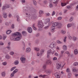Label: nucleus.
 <instances>
[{
  "label": "nucleus",
  "mask_w": 78,
  "mask_h": 78,
  "mask_svg": "<svg viewBox=\"0 0 78 78\" xmlns=\"http://www.w3.org/2000/svg\"><path fill=\"white\" fill-rule=\"evenodd\" d=\"M12 36L13 37H15V36H19L16 38L12 39H13V40L14 41H18L21 39V38H22L21 34H20V33H19V32H15L14 34H13Z\"/></svg>",
  "instance_id": "obj_1"
},
{
  "label": "nucleus",
  "mask_w": 78,
  "mask_h": 78,
  "mask_svg": "<svg viewBox=\"0 0 78 78\" xmlns=\"http://www.w3.org/2000/svg\"><path fill=\"white\" fill-rule=\"evenodd\" d=\"M23 11L24 13H26V15H28V13H30L31 12V9L28 7L27 9H24L23 10Z\"/></svg>",
  "instance_id": "obj_2"
},
{
  "label": "nucleus",
  "mask_w": 78,
  "mask_h": 78,
  "mask_svg": "<svg viewBox=\"0 0 78 78\" xmlns=\"http://www.w3.org/2000/svg\"><path fill=\"white\" fill-rule=\"evenodd\" d=\"M38 26L39 28H41L44 27V24L42 21H39L38 23Z\"/></svg>",
  "instance_id": "obj_3"
},
{
  "label": "nucleus",
  "mask_w": 78,
  "mask_h": 78,
  "mask_svg": "<svg viewBox=\"0 0 78 78\" xmlns=\"http://www.w3.org/2000/svg\"><path fill=\"white\" fill-rule=\"evenodd\" d=\"M20 59L21 61V62L23 64H24L26 61V58L23 57H21L20 58Z\"/></svg>",
  "instance_id": "obj_4"
},
{
  "label": "nucleus",
  "mask_w": 78,
  "mask_h": 78,
  "mask_svg": "<svg viewBox=\"0 0 78 78\" xmlns=\"http://www.w3.org/2000/svg\"><path fill=\"white\" fill-rule=\"evenodd\" d=\"M55 44H56V42L55 41H53L52 42L50 46V48H53L55 47Z\"/></svg>",
  "instance_id": "obj_5"
},
{
  "label": "nucleus",
  "mask_w": 78,
  "mask_h": 78,
  "mask_svg": "<svg viewBox=\"0 0 78 78\" xmlns=\"http://www.w3.org/2000/svg\"><path fill=\"white\" fill-rule=\"evenodd\" d=\"M59 23L55 22L53 23L52 26L54 27H55L56 26L57 27H59Z\"/></svg>",
  "instance_id": "obj_6"
},
{
  "label": "nucleus",
  "mask_w": 78,
  "mask_h": 78,
  "mask_svg": "<svg viewBox=\"0 0 78 78\" xmlns=\"http://www.w3.org/2000/svg\"><path fill=\"white\" fill-rule=\"evenodd\" d=\"M44 51H45V50L44 49H41L40 50V56H42L44 53Z\"/></svg>",
  "instance_id": "obj_7"
},
{
  "label": "nucleus",
  "mask_w": 78,
  "mask_h": 78,
  "mask_svg": "<svg viewBox=\"0 0 78 78\" xmlns=\"http://www.w3.org/2000/svg\"><path fill=\"white\" fill-rule=\"evenodd\" d=\"M57 66H56V68L57 69H59L60 67H61V64L60 63H56Z\"/></svg>",
  "instance_id": "obj_8"
},
{
  "label": "nucleus",
  "mask_w": 78,
  "mask_h": 78,
  "mask_svg": "<svg viewBox=\"0 0 78 78\" xmlns=\"http://www.w3.org/2000/svg\"><path fill=\"white\" fill-rule=\"evenodd\" d=\"M72 71L73 72H76V73L78 72V69H76V68L75 67H74L73 68Z\"/></svg>",
  "instance_id": "obj_9"
},
{
  "label": "nucleus",
  "mask_w": 78,
  "mask_h": 78,
  "mask_svg": "<svg viewBox=\"0 0 78 78\" xmlns=\"http://www.w3.org/2000/svg\"><path fill=\"white\" fill-rule=\"evenodd\" d=\"M51 53V49H50L47 52V58H49L50 57V53Z\"/></svg>",
  "instance_id": "obj_10"
},
{
  "label": "nucleus",
  "mask_w": 78,
  "mask_h": 78,
  "mask_svg": "<svg viewBox=\"0 0 78 78\" xmlns=\"http://www.w3.org/2000/svg\"><path fill=\"white\" fill-rule=\"evenodd\" d=\"M54 75L55 77H56V78H59L60 77L59 73H55Z\"/></svg>",
  "instance_id": "obj_11"
},
{
  "label": "nucleus",
  "mask_w": 78,
  "mask_h": 78,
  "mask_svg": "<svg viewBox=\"0 0 78 78\" xmlns=\"http://www.w3.org/2000/svg\"><path fill=\"white\" fill-rule=\"evenodd\" d=\"M27 31H28V33H32V29L30 27H29L27 29Z\"/></svg>",
  "instance_id": "obj_12"
},
{
  "label": "nucleus",
  "mask_w": 78,
  "mask_h": 78,
  "mask_svg": "<svg viewBox=\"0 0 78 78\" xmlns=\"http://www.w3.org/2000/svg\"><path fill=\"white\" fill-rule=\"evenodd\" d=\"M55 27L53 26L51 27V31L53 32H55V31H55Z\"/></svg>",
  "instance_id": "obj_13"
},
{
  "label": "nucleus",
  "mask_w": 78,
  "mask_h": 78,
  "mask_svg": "<svg viewBox=\"0 0 78 78\" xmlns=\"http://www.w3.org/2000/svg\"><path fill=\"white\" fill-rule=\"evenodd\" d=\"M30 51H31V49L30 48H28L26 49V53H28L29 52H30Z\"/></svg>",
  "instance_id": "obj_14"
},
{
  "label": "nucleus",
  "mask_w": 78,
  "mask_h": 78,
  "mask_svg": "<svg viewBox=\"0 0 78 78\" xmlns=\"http://www.w3.org/2000/svg\"><path fill=\"white\" fill-rule=\"evenodd\" d=\"M1 75L2 76L4 77L6 76V73L5 72H2L1 73Z\"/></svg>",
  "instance_id": "obj_15"
},
{
  "label": "nucleus",
  "mask_w": 78,
  "mask_h": 78,
  "mask_svg": "<svg viewBox=\"0 0 78 78\" xmlns=\"http://www.w3.org/2000/svg\"><path fill=\"white\" fill-rule=\"evenodd\" d=\"M19 62L18 60H16L14 62V64L15 65H18Z\"/></svg>",
  "instance_id": "obj_16"
},
{
  "label": "nucleus",
  "mask_w": 78,
  "mask_h": 78,
  "mask_svg": "<svg viewBox=\"0 0 78 78\" xmlns=\"http://www.w3.org/2000/svg\"><path fill=\"white\" fill-rule=\"evenodd\" d=\"M5 58H6V59H10L11 57H10L9 55L7 54L5 55Z\"/></svg>",
  "instance_id": "obj_17"
},
{
  "label": "nucleus",
  "mask_w": 78,
  "mask_h": 78,
  "mask_svg": "<svg viewBox=\"0 0 78 78\" xmlns=\"http://www.w3.org/2000/svg\"><path fill=\"white\" fill-rule=\"evenodd\" d=\"M34 50H35V51H39L40 50V48H39L37 47V48H34Z\"/></svg>",
  "instance_id": "obj_18"
},
{
  "label": "nucleus",
  "mask_w": 78,
  "mask_h": 78,
  "mask_svg": "<svg viewBox=\"0 0 78 78\" xmlns=\"http://www.w3.org/2000/svg\"><path fill=\"white\" fill-rule=\"evenodd\" d=\"M46 72L47 73V74L49 75V74L51 73V71L50 70H46Z\"/></svg>",
  "instance_id": "obj_19"
},
{
  "label": "nucleus",
  "mask_w": 78,
  "mask_h": 78,
  "mask_svg": "<svg viewBox=\"0 0 78 78\" xmlns=\"http://www.w3.org/2000/svg\"><path fill=\"white\" fill-rule=\"evenodd\" d=\"M46 63L47 64H51V61L48 60L46 62Z\"/></svg>",
  "instance_id": "obj_20"
},
{
  "label": "nucleus",
  "mask_w": 78,
  "mask_h": 78,
  "mask_svg": "<svg viewBox=\"0 0 78 78\" xmlns=\"http://www.w3.org/2000/svg\"><path fill=\"white\" fill-rule=\"evenodd\" d=\"M7 34H9L11 33V31L10 30H8L6 32Z\"/></svg>",
  "instance_id": "obj_21"
},
{
  "label": "nucleus",
  "mask_w": 78,
  "mask_h": 78,
  "mask_svg": "<svg viewBox=\"0 0 78 78\" xmlns=\"http://www.w3.org/2000/svg\"><path fill=\"white\" fill-rule=\"evenodd\" d=\"M68 74L67 75V77L68 78H70L71 76H72V74H71V73H68Z\"/></svg>",
  "instance_id": "obj_22"
},
{
  "label": "nucleus",
  "mask_w": 78,
  "mask_h": 78,
  "mask_svg": "<svg viewBox=\"0 0 78 78\" xmlns=\"http://www.w3.org/2000/svg\"><path fill=\"white\" fill-rule=\"evenodd\" d=\"M5 8H6V9L7 8H9L10 7V6L9 5V4H5Z\"/></svg>",
  "instance_id": "obj_23"
},
{
  "label": "nucleus",
  "mask_w": 78,
  "mask_h": 78,
  "mask_svg": "<svg viewBox=\"0 0 78 78\" xmlns=\"http://www.w3.org/2000/svg\"><path fill=\"white\" fill-rule=\"evenodd\" d=\"M66 72L67 73H71V72H70V69H69V68L67 69H66Z\"/></svg>",
  "instance_id": "obj_24"
},
{
  "label": "nucleus",
  "mask_w": 78,
  "mask_h": 78,
  "mask_svg": "<svg viewBox=\"0 0 78 78\" xmlns=\"http://www.w3.org/2000/svg\"><path fill=\"white\" fill-rule=\"evenodd\" d=\"M43 69H42V70H43V71H44V70L45 69H46V65H43Z\"/></svg>",
  "instance_id": "obj_25"
},
{
  "label": "nucleus",
  "mask_w": 78,
  "mask_h": 78,
  "mask_svg": "<svg viewBox=\"0 0 78 78\" xmlns=\"http://www.w3.org/2000/svg\"><path fill=\"white\" fill-rule=\"evenodd\" d=\"M67 46L66 45H64L63 46V50H67Z\"/></svg>",
  "instance_id": "obj_26"
},
{
  "label": "nucleus",
  "mask_w": 78,
  "mask_h": 78,
  "mask_svg": "<svg viewBox=\"0 0 78 78\" xmlns=\"http://www.w3.org/2000/svg\"><path fill=\"white\" fill-rule=\"evenodd\" d=\"M74 52L75 55H77L78 54V50L77 49H75Z\"/></svg>",
  "instance_id": "obj_27"
},
{
  "label": "nucleus",
  "mask_w": 78,
  "mask_h": 78,
  "mask_svg": "<svg viewBox=\"0 0 78 78\" xmlns=\"http://www.w3.org/2000/svg\"><path fill=\"white\" fill-rule=\"evenodd\" d=\"M18 72V70L17 69H15L13 72V74L16 73H17Z\"/></svg>",
  "instance_id": "obj_28"
},
{
  "label": "nucleus",
  "mask_w": 78,
  "mask_h": 78,
  "mask_svg": "<svg viewBox=\"0 0 78 78\" xmlns=\"http://www.w3.org/2000/svg\"><path fill=\"white\" fill-rule=\"evenodd\" d=\"M22 34L23 36H26L27 35V32L25 31H23Z\"/></svg>",
  "instance_id": "obj_29"
},
{
  "label": "nucleus",
  "mask_w": 78,
  "mask_h": 78,
  "mask_svg": "<svg viewBox=\"0 0 78 78\" xmlns=\"http://www.w3.org/2000/svg\"><path fill=\"white\" fill-rule=\"evenodd\" d=\"M49 7L50 8H53V5L51 3H49Z\"/></svg>",
  "instance_id": "obj_30"
},
{
  "label": "nucleus",
  "mask_w": 78,
  "mask_h": 78,
  "mask_svg": "<svg viewBox=\"0 0 78 78\" xmlns=\"http://www.w3.org/2000/svg\"><path fill=\"white\" fill-rule=\"evenodd\" d=\"M73 20V17H71L69 20V22H72Z\"/></svg>",
  "instance_id": "obj_31"
},
{
  "label": "nucleus",
  "mask_w": 78,
  "mask_h": 78,
  "mask_svg": "<svg viewBox=\"0 0 78 78\" xmlns=\"http://www.w3.org/2000/svg\"><path fill=\"white\" fill-rule=\"evenodd\" d=\"M6 9V8L5 5L2 6V10H5Z\"/></svg>",
  "instance_id": "obj_32"
},
{
  "label": "nucleus",
  "mask_w": 78,
  "mask_h": 78,
  "mask_svg": "<svg viewBox=\"0 0 78 78\" xmlns=\"http://www.w3.org/2000/svg\"><path fill=\"white\" fill-rule=\"evenodd\" d=\"M76 38L75 37H73V39L74 41H76Z\"/></svg>",
  "instance_id": "obj_33"
},
{
  "label": "nucleus",
  "mask_w": 78,
  "mask_h": 78,
  "mask_svg": "<svg viewBox=\"0 0 78 78\" xmlns=\"http://www.w3.org/2000/svg\"><path fill=\"white\" fill-rule=\"evenodd\" d=\"M67 5V3H61V5L62 6H66Z\"/></svg>",
  "instance_id": "obj_34"
},
{
  "label": "nucleus",
  "mask_w": 78,
  "mask_h": 78,
  "mask_svg": "<svg viewBox=\"0 0 78 78\" xmlns=\"http://www.w3.org/2000/svg\"><path fill=\"white\" fill-rule=\"evenodd\" d=\"M39 13L40 15H41V14H42L44 13V11H43L42 10H40L39 11Z\"/></svg>",
  "instance_id": "obj_35"
},
{
  "label": "nucleus",
  "mask_w": 78,
  "mask_h": 78,
  "mask_svg": "<svg viewBox=\"0 0 78 78\" xmlns=\"http://www.w3.org/2000/svg\"><path fill=\"white\" fill-rule=\"evenodd\" d=\"M72 24H67V27L68 28H70V27H72Z\"/></svg>",
  "instance_id": "obj_36"
},
{
  "label": "nucleus",
  "mask_w": 78,
  "mask_h": 78,
  "mask_svg": "<svg viewBox=\"0 0 78 78\" xmlns=\"http://www.w3.org/2000/svg\"><path fill=\"white\" fill-rule=\"evenodd\" d=\"M16 67H14L12 68L10 70V71H11V72H12V71H13V70H14V69H16Z\"/></svg>",
  "instance_id": "obj_37"
},
{
  "label": "nucleus",
  "mask_w": 78,
  "mask_h": 78,
  "mask_svg": "<svg viewBox=\"0 0 78 78\" xmlns=\"http://www.w3.org/2000/svg\"><path fill=\"white\" fill-rule=\"evenodd\" d=\"M33 3L34 5H35L36 6L37 5V2H36V1H33Z\"/></svg>",
  "instance_id": "obj_38"
},
{
  "label": "nucleus",
  "mask_w": 78,
  "mask_h": 78,
  "mask_svg": "<svg viewBox=\"0 0 78 78\" xmlns=\"http://www.w3.org/2000/svg\"><path fill=\"white\" fill-rule=\"evenodd\" d=\"M22 45L23 46L25 47V43H24V42L22 41Z\"/></svg>",
  "instance_id": "obj_39"
},
{
  "label": "nucleus",
  "mask_w": 78,
  "mask_h": 78,
  "mask_svg": "<svg viewBox=\"0 0 78 78\" xmlns=\"http://www.w3.org/2000/svg\"><path fill=\"white\" fill-rule=\"evenodd\" d=\"M2 64L3 66H6V65L7 64V62H5L2 63Z\"/></svg>",
  "instance_id": "obj_40"
},
{
  "label": "nucleus",
  "mask_w": 78,
  "mask_h": 78,
  "mask_svg": "<svg viewBox=\"0 0 78 78\" xmlns=\"http://www.w3.org/2000/svg\"><path fill=\"white\" fill-rule=\"evenodd\" d=\"M58 0H57L56 1L53 2V3H54V4H56L58 3Z\"/></svg>",
  "instance_id": "obj_41"
},
{
  "label": "nucleus",
  "mask_w": 78,
  "mask_h": 78,
  "mask_svg": "<svg viewBox=\"0 0 78 78\" xmlns=\"http://www.w3.org/2000/svg\"><path fill=\"white\" fill-rule=\"evenodd\" d=\"M9 54L10 55H13V54H14V52L13 51H11L9 52Z\"/></svg>",
  "instance_id": "obj_42"
},
{
  "label": "nucleus",
  "mask_w": 78,
  "mask_h": 78,
  "mask_svg": "<svg viewBox=\"0 0 78 78\" xmlns=\"http://www.w3.org/2000/svg\"><path fill=\"white\" fill-rule=\"evenodd\" d=\"M45 20L46 22H49L50 21V19L49 18H47Z\"/></svg>",
  "instance_id": "obj_43"
},
{
  "label": "nucleus",
  "mask_w": 78,
  "mask_h": 78,
  "mask_svg": "<svg viewBox=\"0 0 78 78\" xmlns=\"http://www.w3.org/2000/svg\"><path fill=\"white\" fill-rule=\"evenodd\" d=\"M45 75H40L39 76V77H42V78H44V76H45Z\"/></svg>",
  "instance_id": "obj_44"
},
{
  "label": "nucleus",
  "mask_w": 78,
  "mask_h": 78,
  "mask_svg": "<svg viewBox=\"0 0 78 78\" xmlns=\"http://www.w3.org/2000/svg\"><path fill=\"white\" fill-rule=\"evenodd\" d=\"M65 53H66V54H67L68 56H69V55H70V53H69V52L68 51H66Z\"/></svg>",
  "instance_id": "obj_45"
},
{
  "label": "nucleus",
  "mask_w": 78,
  "mask_h": 78,
  "mask_svg": "<svg viewBox=\"0 0 78 78\" xmlns=\"http://www.w3.org/2000/svg\"><path fill=\"white\" fill-rule=\"evenodd\" d=\"M62 33L63 34H66V31L63 30H62Z\"/></svg>",
  "instance_id": "obj_46"
},
{
  "label": "nucleus",
  "mask_w": 78,
  "mask_h": 78,
  "mask_svg": "<svg viewBox=\"0 0 78 78\" xmlns=\"http://www.w3.org/2000/svg\"><path fill=\"white\" fill-rule=\"evenodd\" d=\"M43 3L44 4H47V3H48V2L47 0H45L44 1V2H43Z\"/></svg>",
  "instance_id": "obj_47"
},
{
  "label": "nucleus",
  "mask_w": 78,
  "mask_h": 78,
  "mask_svg": "<svg viewBox=\"0 0 78 78\" xmlns=\"http://www.w3.org/2000/svg\"><path fill=\"white\" fill-rule=\"evenodd\" d=\"M14 74L13 73H12V74H11L10 76L11 77H13L14 76Z\"/></svg>",
  "instance_id": "obj_48"
},
{
  "label": "nucleus",
  "mask_w": 78,
  "mask_h": 78,
  "mask_svg": "<svg viewBox=\"0 0 78 78\" xmlns=\"http://www.w3.org/2000/svg\"><path fill=\"white\" fill-rule=\"evenodd\" d=\"M52 23H53V21H52L51 22H50L49 23H48V25H49L50 26Z\"/></svg>",
  "instance_id": "obj_49"
},
{
  "label": "nucleus",
  "mask_w": 78,
  "mask_h": 78,
  "mask_svg": "<svg viewBox=\"0 0 78 78\" xmlns=\"http://www.w3.org/2000/svg\"><path fill=\"white\" fill-rule=\"evenodd\" d=\"M46 16H47L48 17V16H49L50 13H46Z\"/></svg>",
  "instance_id": "obj_50"
},
{
  "label": "nucleus",
  "mask_w": 78,
  "mask_h": 78,
  "mask_svg": "<svg viewBox=\"0 0 78 78\" xmlns=\"http://www.w3.org/2000/svg\"><path fill=\"white\" fill-rule=\"evenodd\" d=\"M7 48H8V50H10V49H11V47L10 46H8L7 47Z\"/></svg>",
  "instance_id": "obj_51"
},
{
  "label": "nucleus",
  "mask_w": 78,
  "mask_h": 78,
  "mask_svg": "<svg viewBox=\"0 0 78 78\" xmlns=\"http://www.w3.org/2000/svg\"><path fill=\"white\" fill-rule=\"evenodd\" d=\"M4 45V44L2 42H0V45Z\"/></svg>",
  "instance_id": "obj_52"
},
{
  "label": "nucleus",
  "mask_w": 78,
  "mask_h": 78,
  "mask_svg": "<svg viewBox=\"0 0 78 78\" xmlns=\"http://www.w3.org/2000/svg\"><path fill=\"white\" fill-rule=\"evenodd\" d=\"M49 27V26H48L44 27V28L46 30H47V29H48V28Z\"/></svg>",
  "instance_id": "obj_53"
},
{
  "label": "nucleus",
  "mask_w": 78,
  "mask_h": 78,
  "mask_svg": "<svg viewBox=\"0 0 78 78\" xmlns=\"http://www.w3.org/2000/svg\"><path fill=\"white\" fill-rule=\"evenodd\" d=\"M6 38V35H5L3 36V40H5V39Z\"/></svg>",
  "instance_id": "obj_54"
},
{
  "label": "nucleus",
  "mask_w": 78,
  "mask_h": 78,
  "mask_svg": "<svg viewBox=\"0 0 78 78\" xmlns=\"http://www.w3.org/2000/svg\"><path fill=\"white\" fill-rule=\"evenodd\" d=\"M13 38H14V37L13 36L12 34V36L10 37V39L11 40H13V39H13Z\"/></svg>",
  "instance_id": "obj_55"
},
{
  "label": "nucleus",
  "mask_w": 78,
  "mask_h": 78,
  "mask_svg": "<svg viewBox=\"0 0 78 78\" xmlns=\"http://www.w3.org/2000/svg\"><path fill=\"white\" fill-rule=\"evenodd\" d=\"M57 43H58V44H62V42L59 41H57Z\"/></svg>",
  "instance_id": "obj_56"
},
{
  "label": "nucleus",
  "mask_w": 78,
  "mask_h": 78,
  "mask_svg": "<svg viewBox=\"0 0 78 78\" xmlns=\"http://www.w3.org/2000/svg\"><path fill=\"white\" fill-rule=\"evenodd\" d=\"M7 16H8V15H3V17L4 18H5V19L6 18H7Z\"/></svg>",
  "instance_id": "obj_57"
},
{
  "label": "nucleus",
  "mask_w": 78,
  "mask_h": 78,
  "mask_svg": "<svg viewBox=\"0 0 78 78\" xmlns=\"http://www.w3.org/2000/svg\"><path fill=\"white\" fill-rule=\"evenodd\" d=\"M5 25H7V26H8L9 25V23L8 22H6L5 23Z\"/></svg>",
  "instance_id": "obj_58"
},
{
  "label": "nucleus",
  "mask_w": 78,
  "mask_h": 78,
  "mask_svg": "<svg viewBox=\"0 0 78 78\" xmlns=\"http://www.w3.org/2000/svg\"><path fill=\"white\" fill-rule=\"evenodd\" d=\"M57 59V58H56V57H54L53 58V61H55V60H56Z\"/></svg>",
  "instance_id": "obj_59"
},
{
  "label": "nucleus",
  "mask_w": 78,
  "mask_h": 78,
  "mask_svg": "<svg viewBox=\"0 0 78 78\" xmlns=\"http://www.w3.org/2000/svg\"><path fill=\"white\" fill-rule=\"evenodd\" d=\"M66 37H65V38L64 39V42H66Z\"/></svg>",
  "instance_id": "obj_60"
},
{
  "label": "nucleus",
  "mask_w": 78,
  "mask_h": 78,
  "mask_svg": "<svg viewBox=\"0 0 78 78\" xmlns=\"http://www.w3.org/2000/svg\"><path fill=\"white\" fill-rule=\"evenodd\" d=\"M55 11H53L52 13V16H54V15H55Z\"/></svg>",
  "instance_id": "obj_61"
},
{
  "label": "nucleus",
  "mask_w": 78,
  "mask_h": 78,
  "mask_svg": "<svg viewBox=\"0 0 78 78\" xmlns=\"http://www.w3.org/2000/svg\"><path fill=\"white\" fill-rule=\"evenodd\" d=\"M31 19H34V15H32L31 16Z\"/></svg>",
  "instance_id": "obj_62"
},
{
  "label": "nucleus",
  "mask_w": 78,
  "mask_h": 78,
  "mask_svg": "<svg viewBox=\"0 0 78 78\" xmlns=\"http://www.w3.org/2000/svg\"><path fill=\"white\" fill-rule=\"evenodd\" d=\"M10 45H11V42H9L8 44V46H10Z\"/></svg>",
  "instance_id": "obj_63"
},
{
  "label": "nucleus",
  "mask_w": 78,
  "mask_h": 78,
  "mask_svg": "<svg viewBox=\"0 0 78 78\" xmlns=\"http://www.w3.org/2000/svg\"><path fill=\"white\" fill-rule=\"evenodd\" d=\"M12 28H14V24H12Z\"/></svg>",
  "instance_id": "obj_64"
}]
</instances>
